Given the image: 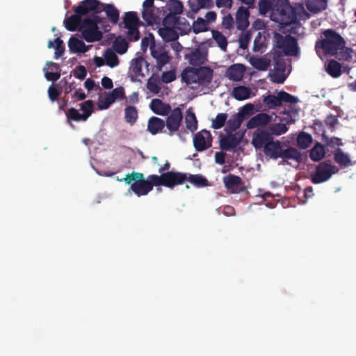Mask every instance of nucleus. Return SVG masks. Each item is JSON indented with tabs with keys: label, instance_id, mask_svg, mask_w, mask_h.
<instances>
[{
	"label": "nucleus",
	"instance_id": "1",
	"mask_svg": "<svg viewBox=\"0 0 356 356\" xmlns=\"http://www.w3.org/2000/svg\"><path fill=\"white\" fill-rule=\"evenodd\" d=\"M66 13L63 22H119L120 10L113 3L99 0H82Z\"/></svg>",
	"mask_w": 356,
	"mask_h": 356
},
{
	"label": "nucleus",
	"instance_id": "2",
	"mask_svg": "<svg viewBox=\"0 0 356 356\" xmlns=\"http://www.w3.org/2000/svg\"><path fill=\"white\" fill-rule=\"evenodd\" d=\"M258 6L259 13H269L273 22H300L310 17L302 3L292 6L289 0H259Z\"/></svg>",
	"mask_w": 356,
	"mask_h": 356
},
{
	"label": "nucleus",
	"instance_id": "3",
	"mask_svg": "<svg viewBox=\"0 0 356 356\" xmlns=\"http://www.w3.org/2000/svg\"><path fill=\"white\" fill-rule=\"evenodd\" d=\"M323 38L316 41L315 50L321 57L324 56H335L339 60L350 62L353 60V50L346 47L343 37L332 29L323 32Z\"/></svg>",
	"mask_w": 356,
	"mask_h": 356
},
{
	"label": "nucleus",
	"instance_id": "4",
	"mask_svg": "<svg viewBox=\"0 0 356 356\" xmlns=\"http://www.w3.org/2000/svg\"><path fill=\"white\" fill-rule=\"evenodd\" d=\"M65 27L71 31L78 30L81 37L88 42L101 40L102 33L99 30L98 24H64Z\"/></svg>",
	"mask_w": 356,
	"mask_h": 356
},
{
	"label": "nucleus",
	"instance_id": "5",
	"mask_svg": "<svg viewBox=\"0 0 356 356\" xmlns=\"http://www.w3.org/2000/svg\"><path fill=\"white\" fill-rule=\"evenodd\" d=\"M138 175L139 177L130 186V190L138 197L147 195L152 191L154 186H158L155 179L156 175H150L147 179L143 173L140 172Z\"/></svg>",
	"mask_w": 356,
	"mask_h": 356
},
{
	"label": "nucleus",
	"instance_id": "6",
	"mask_svg": "<svg viewBox=\"0 0 356 356\" xmlns=\"http://www.w3.org/2000/svg\"><path fill=\"white\" fill-rule=\"evenodd\" d=\"M158 186H163L170 188L183 184L187 179V173L175 171H168L161 173L160 175H156Z\"/></svg>",
	"mask_w": 356,
	"mask_h": 356
},
{
	"label": "nucleus",
	"instance_id": "7",
	"mask_svg": "<svg viewBox=\"0 0 356 356\" xmlns=\"http://www.w3.org/2000/svg\"><path fill=\"white\" fill-rule=\"evenodd\" d=\"M338 171V168L334 165L325 161L321 162L316 167L315 172L311 174V181L314 184L325 182Z\"/></svg>",
	"mask_w": 356,
	"mask_h": 356
},
{
	"label": "nucleus",
	"instance_id": "8",
	"mask_svg": "<svg viewBox=\"0 0 356 356\" xmlns=\"http://www.w3.org/2000/svg\"><path fill=\"white\" fill-rule=\"evenodd\" d=\"M141 15L145 22H161L165 15L164 8H156L154 0H145L143 3Z\"/></svg>",
	"mask_w": 356,
	"mask_h": 356
},
{
	"label": "nucleus",
	"instance_id": "9",
	"mask_svg": "<svg viewBox=\"0 0 356 356\" xmlns=\"http://www.w3.org/2000/svg\"><path fill=\"white\" fill-rule=\"evenodd\" d=\"M276 46L282 50L286 56H297L299 51L297 40L291 35L283 36L280 33L275 34Z\"/></svg>",
	"mask_w": 356,
	"mask_h": 356
},
{
	"label": "nucleus",
	"instance_id": "10",
	"mask_svg": "<svg viewBox=\"0 0 356 356\" xmlns=\"http://www.w3.org/2000/svg\"><path fill=\"white\" fill-rule=\"evenodd\" d=\"M163 27L159 28V34L162 39L165 42H173L178 39L179 33L177 30L180 31L181 35L187 34V31L182 29L180 26H189L190 24H161Z\"/></svg>",
	"mask_w": 356,
	"mask_h": 356
},
{
	"label": "nucleus",
	"instance_id": "11",
	"mask_svg": "<svg viewBox=\"0 0 356 356\" xmlns=\"http://www.w3.org/2000/svg\"><path fill=\"white\" fill-rule=\"evenodd\" d=\"M150 51L152 56L155 59L156 68L161 71L164 65L168 64L171 56L169 55V51L167 47L161 44H153L150 45Z\"/></svg>",
	"mask_w": 356,
	"mask_h": 356
},
{
	"label": "nucleus",
	"instance_id": "12",
	"mask_svg": "<svg viewBox=\"0 0 356 356\" xmlns=\"http://www.w3.org/2000/svg\"><path fill=\"white\" fill-rule=\"evenodd\" d=\"M167 118L165 121V125L168 131L169 136L174 135L179 131L183 120V114L179 107H176L171 110L170 113L166 115Z\"/></svg>",
	"mask_w": 356,
	"mask_h": 356
},
{
	"label": "nucleus",
	"instance_id": "13",
	"mask_svg": "<svg viewBox=\"0 0 356 356\" xmlns=\"http://www.w3.org/2000/svg\"><path fill=\"white\" fill-rule=\"evenodd\" d=\"M212 145V136L210 131L202 129L193 136V146L196 151L203 152Z\"/></svg>",
	"mask_w": 356,
	"mask_h": 356
},
{
	"label": "nucleus",
	"instance_id": "14",
	"mask_svg": "<svg viewBox=\"0 0 356 356\" xmlns=\"http://www.w3.org/2000/svg\"><path fill=\"white\" fill-rule=\"evenodd\" d=\"M183 3L179 0H170L168 4V13L165 11L161 22H179L178 16L183 12Z\"/></svg>",
	"mask_w": 356,
	"mask_h": 356
},
{
	"label": "nucleus",
	"instance_id": "15",
	"mask_svg": "<svg viewBox=\"0 0 356 356\" xmlns=\"http://www.w3.org/2000/svg\"><path fill=\"white\" fill-rule=\"evenodd\" d=\"M225 186L232 193H240L247 192L241 178L237 175L229 174L223 177Z\"/></svg>",
	"mask_w": 356,
	"mask_h": 356
},
{
	"label": "nucleus",
	"instance_id": "16",
	"mask_svg": "<svg viewBox=\"0 0 356 356\" xmlns=\"http://www.w3.org/2000/svg\"><path fill=\"white\" fill-rule=\"evenodd\" d=\"M208 51L205 48L193 49L190 53L186 54L184 58L193 66H200L207 61Z\"/></svg>",
	"mask_w": 356,
	"mask_h": 356
},
{
	"label": "nucleus",
	"instance_id": "17",
	"mask_svg": "<svg viewBox=\"0 0 356 356\" xmlns=\"http://www.w3.org/2000/svg\"><path fill=\"white\" fill-rule=\"evenodd\" d=\"M273 140V137L266 130H257L253 134L252 144L256 149H264Z\"/></svg>",
	"mask_w": 356,
	"mask_h": 356
},
{
	"label": "nucleus",
	"instance_id": "18",
	"mask_svg": "<svg viewBox=\"0 0 356 356\" xmlns=\"http://www.w3.org/2000/svg\"><path fill=\"white\" fill-rule=\"evenodd\" d=\"M227 136L220 140V147L225 151H229L236 148L241 142L243 135L238 132L227 133Z\"/></svg>",
	"mask_w": 356,
	"mask_h": 356
},
{
	"label": "nucleus",
	"instance_id": "19",
	"mask_svg": "<svg viewBox=\"0 0 356 356\" xmlns=\"http://www.w3.org/2000/svg\"><path fill=\"white\" fill-rule=\"evenodd\" d=\"M159 25V24H119L120 27L127 30V39L129 41H138L140 38V31L138 27L140 25L143 26H153Z\"/></svg>",
	"mask_w": 356,
	"mask_h": 356
},
{
	"label": "nucleus",
	"instance_id": "20",
	"mask_svg": "<svg viewBox=\"0 0 356 356\" xmlns=\"http://www.w3.org/2000/svg\"><path fill=\"white\" fill-rule=\"evenodd\" d=\"M149 108L153 113L161 116L168 115L172 110L170 104H165L161 99L157 98L152 100Z\"/></svg>",
	"mask_w": 356,
	"mask_h": 356
},
{
	"label": "nucleus",
	"instance_id": "21",
	"mask_svg": "<svg viewBox=\"0 0 356 356\" xmlns=\"http://www.w3.org/2000/svg\"><path fill=\"white\" fill-rule=\"evenodd\" d=\"M272 120L271 115L266 113H260L251 118L247 122L246 127L249 129L268 124Z\"/></svg>",
	"mask_w": 356,
	"mask_h": 356
},
{
	"label": "nucleus",
	"instance_id": "22",
	"mask_svg": "<svg viewBox=\"0 0 356 356\" xmlns=\"http://www.w3.org/2000/svg\"><path fill=\"white\" fill-rule=\"evenodd\" d=\"M283 147L284 144L282 143L277 140H273L263 149V152L266 156L273 159H277L281 156V151Z\"/></svg>",
	"mask_w": 356,
	"mask_h": 356
},
{
	"label": "nucleus",
	"instance_id": "23",
	"mask_svg": "<svg viewBox=\"0 0 356 356\" xmlns=\"http://www.w3.org/2000/svg\"><path fill=\"white\" fill-rule=\"evenodd\" d=\"M199 85H209L211 83L213 71L207 66H200L197 68Z\"/></svg>",
	"mask_w": 356,
	"mask_h": 356
},
{
	"label": "nucleus",
	"instance_id": "24",
	"mask_svg": "<svg viewBox=\"0 0 356 356\" xmlns=\"http://www.w3.org/2000/svg\"><path fill=\"white\" fill-rule=\"evenodd\" d=\"M165 121L158 117L152 116L148 120L147 131L152 135H156L163 131L165 128Z\"/></svg>",
	"mask_w": 356,
	"mask_h": 356
},
{
	"label": "nucleus",
	"instance_id": "25",
	"mask_svg": "<svg viewBox=\"0 0 356 356\" xmlns=\"http://www.w3.org/2000/svg\"><path fill=\"white\" fill-rule=\"evenodd\" d=\"M245 70V66L242 64L232 65L227 69V76L230 80L239 81L244 76Z\"/></svg>",
	"mask_w": 356,
	"mask_h": 356
},
{
	"label": "nucleus",
	"instance_id": "26",
	"mask_svg": "<svg viewBox=\"0 0 356 356\" xmlns=\"http://www.w3.org/2000/svg\"><path fill=\"white\" fill-rule=\"evenodd\" d=\"M182 81L189 85L191 83H198V76L197 68L188 67L184 70L181 74Z\"/></svg>",
	"mask_w": 356,
	"mask_h": 356
},
{
	"label": "nucleus",
	"instance_id": "27",
	"mask_svg": "<svg viewBox=\"0 0 356 356\" xmlns=\"http://www.w3.org/2000/svg\"><path fill=\"white\" fill-rule=\"evenodd\" d=\"M280 158L283 159L284 161L286 159H292L298 163L302 161L301 153L295 147H287L286 149L282 147Z\"/></svg>",
	"mask_w": 356,
	"mask_h": 356
},
{
	"label": "nucleus",
	"instance_id": "28",
	"mask_svg": "<svg viewBox=\"0 0 356 356\" xmlns=\"http://www.w3.org/2000/svg\"><path fill=\"white\" fill-rule=\"evenodd\" d=\"M251 89L244 86L234 87L232 92V96L238 101L249 99L251 97Z\"/></svg>",
	"mask_w": 356,
	"mask_h": 356
},
{
	"label": "nucleus",
	"instance_id": "29",
	"mask_svg": "<svg viewBox=\"0 0 356 356\" xmlns=\"http://www.w3.org/2000/svg\"><path fill=\"white\" fill-rule=\"evenodd\" d=\"M241 114H235L232 115L226 122L225 131L227 133H232L238 129L243 122Z\"/></svg>",
	"mask_w": 356,
	"mask_h": 356
},
{
	"label": "nucleus",
	"instance_id": "30",
	"mask_svg": "<svg viewBox=\"0 0 356 356\" xmlns=\"http://www.w3.org/2000/svg\"><path fill=\"white\" fill-rule=\"evenodd\" d=\"M333 156L334 161L341 166L348 167L352 164L349 155L344 153L340 148L334 151Z\"/></svg>",
	"mask_w": 356,
	"mask_h": 356
},
{
	"label": "nucleus",
	"instance_id": "31",
	"mask_svg": "<svg viewBox=\"0 0 356 356\" xmlns=\"http://www.w3.org/2000/svg\"><path fill=\"white\" fill-rule=\"evenodd\" d=\"M327 3V0H307L305 5L309 11L317 13L326 8Z\"/></svg>",
	"mask_w": 356,
	"mask_h": 356
},
{
	"label": "nucleus",
	"instance_id": "32",
	"mask_svg": "<svg viewBox=\"0 0 356 356\" xmlns=\"http://www.w3.org/2000/svg\"><path fill=\"white\" fill-rule=\"evenodd\" d=\"M68 47L70 51L73 53H86L88 51L85 43L74 37L69 40Z\"/></svg>",
	"mask_w": 356,
	"mask_h": 356
},
{
	"label": "nucleus",
	"instance_id": "33",
	"mask_svg": "<svg viewBox=\"0 0 356 356\" xmlns=\"http://www.w3.org/2000/svg\"><path fill=\"white\" fill-rule=\"evenodd\" d=\"M143 63L147 65V61L142 56H138L131 60L130 70L135 76H144L142 73V67Z\"/></svg>",
	"mask_w": 356,
	"mask_h": 356
},
{
	"label": "nucleus",
	"instance_id": "34",
	"mask_svg": "<svg viewBox=\"0 0 356 356\" xmlns=\"http://www.w3.org/2000/svg\"><path fill=\"white\" fill-rule=\"evenodd\" d=\"M326 72L333 78H338L341 75V65L335 60H330L327 66Z\"/></svg>",
	"mask_w": 356,
	"mask_h": 356
},
{
	"label": "nucleus",
	"instance_id": "35",
	"mask_svg": "<svg viewBox=\"0 0 356 356\" xmlns=\"http://www.w3.org/2000/svg\"><path fill=\"white\" fill-rule=\"evenodd\" d=\"M104 57L105 58L106 65L111 68L118 66L120 63L118 56L111 48H108L105 50Z\"/></svg>",
	"mask_w": 356,
	"mask_h": 356
},
{
	"label": "nucleus",
	"instance_id": "36",
	"mask_svg": "<svg viewBox=\"0 0 356 356\" xmlns=\"http://www.w3.org/2000/svg\"><path fill=\"white\" fill-rule=\"evenodd\" d=\"M325 154L324 146L321 143H317L311 149L309 157L313 161H319L325 156Z\"/></svg>",
	"mask_w": 356,
	"mask_h": 356
},
{
	"label": "nucleus",
	"instance_id": "37",
	"mask_svg": "<svg viewBox=\"0 0 356 356\" xmlns=\"http://www.w3.org/2000/svg\"><path fill=\"white\" fill-rule=\"evenodd\" d=\"M186 181L199 188L207 186L209 185L207 179L200 174H187Z\"/></svg>",
	"mask_w": 356,
	"mask_h": 356
},
{
	"label": "nucleus",
	"instance_id": "38",
	"mask_svg": "<svg viewBox=\"0 0 356 356\" xmlns=\"http://www.w3.org/2000/svg\"><path fill=\"white\" fill-rule=\"evenodd\" d=\"M185 123L186 128L191 131L192 133L195 132L197 129V120L195 113L191 111V109L189 108L186 111V115L185 117Z\"/></svg>",
	"mask_w": 356,
	"mask_h": 356
},
{
	"label": "nucleus",
	"instance_id": "39",
	"mask_svg": "<svg viewBox=\"0 0 356 356\" xmlns=\"http://www.w3.org/2000/svg\"><path fill=\"white\" fill-rule=\"evenodd\" d=\"M313 139L312 135L302 131L297 137V143L299 147L302 149H307L312 143Z\"/></svg>",
	"mask_w": 356,
	"mask_h": 356
},
{
	"label": "nucleus",
	"instance_id": "40",
	"mask_svg": "<svg viewBox=\"0 0 356 356\" xmlns=\"http://www.w3.org/2000/svg\"><path fill=\"white\" fill-rule=\"evenodd\" d=\"M63 40L60 38H57L54 41H49L48 42L49 48H54V58L58 59L60 57L65 51V47L63 45Z\"/></svg>",
	"mask_w": 356,
	"mask_h": 356
},
{
	"label": "nucleus",
	"instance_id": "41",
	"mask_svg": "<svg viewBox=\"0 0 356 356\" xmlns=\"http://www.w3.org/2000/svg\"><path fill=\"white\" fill-rule=\"evenodd\" d=\"M67 120H74L76 122L86 121L90 116V113L81 114L74 108H70L67 113H66Z\"/></svg>",
	"mask_w": 356,
	"mask_h": 356
},
{
	"label": "nucleus",
	"instance_id": "42",
	"mask_svg": "<svg viewBox=\"0 0 356 356\" xmlns=\"http://www.w3.org/2000/svg\"><path fill=\"white\" fill-rule=\"evenodd\" d=\"M124 118L127 122L134 124L138 119V111L134 106H128L124 109Z\"/></svg>",
	"mask_w": 356,
	"mask_h": 356
},
{
	"label": "nucleus",
	"instance_id": "43",
	"mask_svg": "<svg viewBox=\"0 0 356 356\" xmlns=\"http://www.w3.org/2000/svg\"><path fill=\"white\" fill-rule=\"evenodd\" d=\"M252 65L261 71L266 70L270 65V60L266 58H253L251 60Z\"/></svg>",
	"mask_w": 356,
	"mask_h": 356
},
{
	"label": "nucleus",
	"instance_id": "44",
	"mask_svg": "<svg viewBox=\"0 0 356 356\" xmlns=\"http://www.w3.org/2000/svg\"><path fill=\"white\" fill-rule=\"evenodd\" d=\"M113 47L119 54H124L128 49V43L124 38H117L113 42Z\"/></svg>",
	"mask_w": 356,
	"mask_h": 356
},
{
	"label": "nucleus",
	"instance_id": "45",
	"mask_svg": "<svg viewBox=\"0 0 356 356\" xmlns=\"http://www.w3.org/2000/svg\"><path fill=\"white\" fill-rule=\"evenodd\" d=\"M213 38L218 44V47L223 51H226L227 40L226 37L218 31H212Z\"/></svg>",
	"mask_w": 356,
	"mask_h": 356
},
{
	"label": "nucleus",
	"instance_id": "46",
	"mask_svg": "<svg viewBox=\"0 0 356 356\" xmlns=\"http://www.w3.org/2000/svg\"><path fill=\"white\" fill-rule=\"evenodd\" d=\"M274 70L277 72H284L286 70V63L282 55L275 53L273 56Z\"/></svg>",
	"mask_w": 356,
	"mask_h": 356
},
{
	"label": "nucleus",
	"instance_id": "47",
	"mask_svg": "<svg viewBox=\"0 0 356 356\" xmlns=\"http://www.w3.org/2000/svg\"><path fill=\"white\" fill-rule=\"evenodd\" d=\"M263 102L269 108H274L280 106L279 94L277 96L269 95L264 97Z\"/></svg>",
	"mask_w": 356,
	"mask_h": 356
},
{
	"label": "nucleus",
	"instance_id": "48",
	"mask_svg": "<svg viewBox=\"0 0 356 356\" xmlns=\"http://www.w3.org/2000/svg\"><path fill=\"white\" fill-rule=\"evenodd\" d=\"M269 128L270 130L271 135L273 134L275 136L284 134L288 130V127H286V125L283 123L273 124L269 127Z\"/></svg>",
	"mask_w": 356,
	"mask_h": 356
},
{
	"label": "nucleus",
	"instance_id": "49",
	"mask_svg": "<svg viewBox=\"0 0 356 356\" xmlns=\"http://www.w3.org/2000/svg\"><path fill=\"white\" fill-rule=\"evenodd\" d=\"M227 115L226 113H218L216 118L212 121L211 127L215 129L222 128L227 122Z\"/></svg>",
	"mask_w": 356,
	"mask_h": 356
},
{
	"label": "nucleus",
	"instance_id": "50",
	"mask_svg": "<svg viewBox=\"0 0 356 356\" xmlns=\"http://www.w3.org/2000/svg\"><path fill=\"white\" fill-rule=\"evenodd\" d=\"M280 101V106L282 105V102L285 103H289V104H296L298 102V97L285 92V91H280L278 92Z\"/></svg>",
	"mask_w": 356,
	"mask_h": 356
},
{
	"label": "nucleus",
	"instance_id": "51",
	"mask_svg": "<svg viewBox=\"0 0 356 356\" xmlns=\"http://www.w3.org/2000/svg\"><path fill=\"white\" fill-rule=\"evenodd\" d=\"M250 13L248 8L241 6L236 14V22H249Z\"/></svg>",
	"mask_w": 356,
	"mask_h": 356
},
{
	"label": "nucleus",
	"instance_id": "52",
	"mask_svg": "<svg viewBox=\"0 0 356 356\" xmlns=\"http://www.w3.org/2000/svg\"><path fill=\"white\" fill-rule=\"evenodd\" d=\"M209 24H192L191 26H190V25H187L185 27V29H186L185 30V31H187L188 33L191 30V29H193V31L195 34H197L201 32L207 31L209 30Z\"/></svg>",
	"mask_w": 356,
	"mask_h": 356
},
{
	"label": "nucleus",
	"instance_id": "53",
	"mask_svg": "<svg viewBox=\"0 0 356 356\" xmlns=\"http://www.w3.org/2000/svg\"><path fill=\"white\" fill-rule=\"evenodd\" d=\"M122 22H143L135 11L125 12Z\"/></svg>",
	"mask_w": 356,
	"mask_h": 356
},
{
	"label": "nucleus",
	"instance_id": "54",
	"mask_svg": "<svg viewBox=\"0 0 356 356\" xmlns=\"http://www.w3.org/2000/svg\"><path fill=\"white\" fill-rule=\"evenodd\" d=\"M108 94L114 102L118 99H122L125 97L124 89L122 86L113 89V90Z\"/></svg>",
	"mask_w": 356,
	"mask_h": 356
},
{
	"label": "nucleus",
	"instance_id": "55",
	"mask_svg": "<svg viewBox=\"0 0 356 356\" xmlns=\"http://www.w3.org/2000/svg\"><path fill=\"white\" fill-rule=\"evenodd\" d=\"M147 88L154 94H158L161 90V87L156 79H149L147 83Z\"/></svg>",
	"mask_w": 356,
	"mask_h": 356
},
{
	"label": "nucleus",
	"instance_id": "56",
	"mask_svg": "<svg viewBox=\"0 0 356 356\" xmlns=\"http://www.w3.org/2000/svg\"><path fill=\"white\" fill-rule=\"evenodd\" d=\"M72 72L76 78L81 80L84 79L87 74V70L83 65L77 66Z\"/></svg>",
	"mask_w": 356,
	"mask_h": 356
},
{
	"label": "nucleus",
	"instance_id": "57",
	"mask_svg": "<svg viewBox=\"0 0 356 356\" xmlns=\"http://www.w3.org/2000/svg\"><path fill=\"white\" fill-rule=\"evenodd\" d=\"M251 40V35L248 32H245L240 35L239 44L240 47L245 49L248 48Z\"/></svg>",
	"mask_w": 356,
	"mask_h": 356
},
{
	"label": "nucleus",
	"instance_id": "58",
	"mask_svg": "<svg viewBox=\"0 0 356 356\" xmlns=\"http://www.w3.org/2000/svg\"><path fill=\"white\" fill-rule=\"evenodd\" d=\"M269 76L270 77V80L273 83H283L286 79V76L284 75V72H275L272 74H269Z\"/></svg>",
	"mask_w": 356,
	"mask_h": 356
},
{
	"label": "nucleus",
	"instance_id": "59",
	"mask_svg": "<svg viewBox=\"0 0 356 356\" xmlns=\"http://www.w3.org/2000/svg\"><path fill=\"white\" fill-rule=\"evenodd\" d=\"M176 79L175 72L174 70L163 72L161 74V80L163 83H169Z\"/></svg>",
	"mask_w": 356,
	"mask_h": 356
},
{
	"label": "nucleus",
	"instance_id": "60",
	"mask_svg": "<svg viewBox=\"0 0 356 356\" xmlns=\"http://www.w3.org/2000/svg\"><path fill=\"white\" fill-rule=\"evenodd\" d=\"M94 104L92 100H87L85 102L80 104V108L83 111V114L90 113V115L93 112Z\"/></svg>",
	"mask_w": 356,
	"mask_h": 356
},
{
	"label": "nucleus",
	"instance_id": "61",
	"mask_svg": "<svg viewBox=\"0 0 356 356\" xmlns=\"http://www.w3.org/2000/svg\"><path fill=\"white\" fill-rule=\"evenodd\" d=\"M140 172H132L131 173H128L126 176L120 179H118L119 181H124L127 184H131V182H134L138 177H139Z\"/></svg>",
	"mask_w": 356,
	"mask_h": 356
},
{
	"label": "nucleus",
	"instance_id": "62",
	"mask_svg": "<svg viewBox=\"0 0 356 356\" xmlns=\"http://www.w3.org/2000/svg\"><path fill=\"white\" fill-rule=\"evenodd\" d=\"M115 102L111 98V95L107 93L103 101H100L99 103V108L101 110L107 109L113 103Z\"/></svg>",
	"mask_w": 356,
	"mask_h": 356
},
{
	"label": "nucleus",
	"instance_id": "63",
	"mask_svg": "<svg viewBox=\"0 0 356 356\" xmlns=\"http://www.w3.org/2000/svg\"><path fill=\"white\" fill-rule=\"evenodd\" d=\"M254 110V106L253 104L249 103L243 106L240 111L238 113V114H241L242 118L244 120L245 115H250L252 114V111Z\"/></svg>",
	"mask_w": 356,
	"mask_h": 356
},
{
	"label": "nucleus",
	"instance_id": "64",
	"mask_svg": "<svg viewBox=\"0 0 356 356\" xmlns=\"http://www.w3.org/2000/svg\"><path fill=\"white\" fill-rule=\"evenodd\" d=\"M325 124L329 127L332 130L334 129L335 125L339 123L337 116L330 114L325 120Z\"/></svg>",
	"mask_w": 356,
	"mask_h": 356
}]
</instances>
